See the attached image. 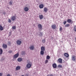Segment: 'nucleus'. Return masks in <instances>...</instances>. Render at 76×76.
I'll use <instances>...</instances> for the list:
<instances>
[{
  "label": "nucleus",
  "instance_id": "40",
  "mask_svg": "<svg viewBox=\"0 0 76 76\" xmlns=\"http://www.w3.org/2000/svg\"><path fill=\"white\" fill-rule=\"evenodd\" d=\"M50 76H53V75H52V74H51L50 75Z\"/></svg>",
  "mask_w": 76,
  "mask_h": 76
},
{
  "label": "nucleus",
  "instance_id": "15",
  "mask_svg": "<svg viewBox=\"0 0 76 76\" xmlns=\"http://www.w3.org/2000/svg\"><path fill=\"white\" fill-rule=\"evenodd\" d=\"M24 10L26 12H28L29 10V9L27 7H25L24 8Z\"/></svg>",
  "mask_w": 76,
  "mask_h": 76
},
{
  "label": "nucleus",
  "instance_id": "2",
  "mask_svg": "<svg viewBox=\"0 0 76 76\" xmlns=\"http://www.w3.org/2000/svg\"><path fill=\"white\" fill-rule=\"evenodd\" d=\"M19 55V53H17L16 54L14 55L13 58L14 59H16V58H17L18 57V56Z\"/></svg>",
  "mask_w": 76,
  "mask_h": 76
},
{
  "label": "nucleus",
  "instance_id": "31",
  "mask_svg": "<svg viewBox=\"0 0 76 76\" xmlns=\"http://www.w3.org/2000/svg\"><path fill=\"white\" fill-rule=\"evenodd\" d=\"M12 28L13 29H16V26H13L12 27Z\"/></svg>",
  "mask_w": 76,
  "mask_h": 76
},
{
  "label": "nucleus",
  "instance_id": "16",
  "mask_svg": "<svg viewBox=\"0 0 76 76\" xmlns=\"http://www.w3.org/2000/svg\"><path fill=\"white\" fill-rule=\"evenodd\" d=\"M22 61V58H19L18 59V61H19V62H20Z\"/></svg>",
  "mask_w": 76,
  "mask_h": 76
},
{
  "label": "nucleus",
  "instance_id": "21",
  "mask_svg": "<svg viewBox=\"0 0 76 76\" xmlns=\"http://www.w3.org/2000/svg\"><path fill=\"white\" fill-rule=\"evenodd\" d=\"M70 24H66L65 25V28H67V27H69V26H70Z\"/></svg>",
  "mask_w": 76,
  "mask_h": 76
},
{
  "label": "nucleus",
  "instance_id": "12",
  "mask_svg": "<svg viewBox=\"0 0 76 76\" xmlns=\"http://www.w3.org/2000/svg\"><path fill=\"white\" fill-rule=\"evenodd\" d=\"M44 10L45 13H47V11H48V10L47 7H45L44 9Z\"/></svg>",
  "mask_w": 76,
  "mask_h": 76
},
{
  "label": "nucleus",
  "instance_id": "20",
  "mask_svg": "<svg viewBox=\"0 0 76 76\" xmlns=\"http://www.w3.org/2000/svg\"><path fill=\"white\" fill-rule=\"evenodd\" d=\"M43 15H39V18H40V19H43Z\"/></svg>",
  "mask_w": 76,
  "mask_h": 76
},
{
  "label": "nucleus",
  "instance_id": "14",
  "mask_svg": "<svg viewBox=\"0 0 76 76\" xmlns=\"http://www.w3.org/2000/svg\"><path fill=\"white\" fill-rule=\"evenodd\" d=\"M64 55L66 57H69V54H68L67 53H65L64 54Z\"/></svg>",
  "mask_w": 76,
  "mask_h": 76
},
{
  "label": "nucleus",
  "instance_id": "5",
  "mask_svg": "<svg viewBox=\"0 0 76 76\" xmlns=\"http://www.w3.org/2000/svg\"><path fill=\"white\" fill-rule=\"evenodd\" d=\"M67 22L69 23H71V24H72L73 23V21L70 19H68L67 20Z\"/></svg>",
  "mask_w": 76,
  "mask_h": 76
},
{
  "label": "nucleus",
  "instance_id": "11",
  "mask_svg": "<svg viewBox=\"0 0 76 76\" xmlns=\"http://www.w3.org/2000/svg\"><path fill=\"white\" fill-rule=\"evenodd\" d=\"M2 47L4 48H5V49H6V48H7V45H5V44H3Z\"/></svg>",
  "mask_w": 76,
  "mask_h": 76
},
{
  "label": "nucleus",
  "instance_id": "13",
  "mask_svg": "<svg viewBox=\"0 0 76 76\" xmlns=\"http://www.w3.org/2000/svg\"><path fill=\"white\" fill-rule=\"evenodd\" d=\"M39 7L40 9H42L44 8V5L42 4H41L39 6Z\"/></svg>",
  "mask_w": 76,
  "mask_h": 76
},
{
  "label": "nucleus",
  "instance_id": "23",
  "mask_svg": "<svg viewBox=\"0 0 76 76\" xmlns=\"http://www.w3.org/2000/svg\"><path fill=\"white\" fill-rule=\"evenodd\" d=\"M40 54L41 55H44V52L42 50H41L40 51Z\"/></svg>",
  "mask_w": 76,
  "mask_h": 76
},
{
  "label": "nucleus",
  "instance_id": "28",
  "mask_svg": "<svg viewBox=\"0 0 76 76\" xmlns=\"http://www.w3.org/2000/svg\"><path fill=\"white\" fill-rule=\"evenodd\" d=\"M46 40L45 39H43L42 40V42H43V43H44L45 42Z\"/></svg>",
  "mask_w": 76,
  "mask_h": 76
},
{
  "label": "nucleus",
  "instance_id": "29",
  "mask_svg": "<svg viewBox=\"0 0 76 76\" xmlns=\"http://www.w3.org/2000/svg\"><path fill=\"white\" fill-rule=\"evenodd\" d=\"M39 34V35H40V36H42V33L41 32H40Z\"/></svg>",
  "mask_w": 76,
  "mask_h": 76
},
{
  "label": "nucleus",
  "instance_id": "18",
  "mask_svg": "<svg viewBox=\"0 0 76 76\" xmlns=\"http://www.w3.org/2000/svg\"><path fill=\"white\" fill-rule=\"evenodd\" d=\"M41 51H45V48L43 46H42L41 47Z\"/></svg>",
  "mask_w": 76,
  "mask_h": 76
},
{
  "label": "nucleus",
  "instance_id": "26",
  "mask_svg": "<svg viewBox=\"0 0 76 76\" xmlns=\"http://www.w3.org/2000/svg\"><path fill=\"white\" fill-rule=\"evenodd\" d=\"M74 31H75V32H76V26H75L74 27Z\"/></svg>",
  "mask_w": 76,
  "mask_h": 76
},
{
  "label": "nucleus",
  "instance_id": "4",
  "mask_svg": "<svg viewBox=\"0 0 76 76\" xmlns=\"http://www.w3.org/2000/svg\"><path fill=\"white\" fill-rule=\"evenodd\" d=\"M32 66V64H30V63H28V64L26 65V67L28 69H30L31 67Z\"/></svg>",
  "mask_w": 76,
  "mask_h": 76
},
{
  "label": "nucleus",
  "instance_id": "27",
  "mask_svg": "<svg viewBox=\"0 0 76 76\" xmlns=\"http://www.w3.org/2000/svg\"><path fill=\"white\" fill-rule=\"evenodd\" d=\"M47 59H48V60L50 58V56H47L46 58Z\"/></svg>",
  "mask_w": 76,
  "mask_h": 76
},
{
  "label": "nucleus",
  "instance_id": "36",
  "mask_svg": "<svg viewBox=\"0 0 76 76\" xmlns=\"http://www.w3.org/2000/svg\"><path fill=\"white\" fill-rule=\"evenodd\" d=\"M9 53H12V50H9L8 51Z\"/></svg>",
  "mask_w": 76,
  "mask_h": 76
},
{
  "label": "nucleus",
  "instance_id": "19",
  "mask_svg": "<svg viewBox=\"0 0 76 76\" xmlns=\"http://www.w3.org/2000/svg\"><path fill=\"white\" fill-rule=\"evenodd\" d=\"M58 61L59 63H62V59L61 58L58 59Z\"/></svg>",
  "mask_w": 76,
  "mask_h": 76
},
{
  "label": "nucleus",
  "instance_id": "30",
  "mask_svg": "<svg viewBox=\"0 0 76 76\" xmlns=\"http://www.w3.org/2000/svg\"><path fill=\"white\" fill-rule=\"evenodd\" d=\"M8 22H9V23H11V22H12V21L10 19H8Z\"/></svg>",
  "mask_w": 76,
  "mask_h": 76
},
{
  "label": "nucleus",
  "instance_id": "33",
  "mask_svg": "<svg viewBox=\"0 0 76 76\" xmlns=\"http://www.w3.org/2000/svg\"><path fill=\"white\" fill-rule=\"evenodd\" d=\"M48 60H46L45 61V64H47V63H48Z\"/></svg>",
  "mask_w": 76,
  "mask_h": 76
},
{
  "label": "nucleus",
  "instance_id": "10",
  "mask_svg": "<svg viewBox=\"0 0 76 76\" xmlns=\"http://www.w3.org/2000/svg\"><path fill=\"white\" fill-rule=\"evenodd\" d=\"M72 59L73 61H75L76 60V56H72Z\"/></svg>",
  "mask_w": 76,
  "mask_h": 76
},
{
  "label": "nucleus",
  "instance_id": "24",
  "mask_svg": "<svg viewBox=\"0 0 76 76\" xmlns=\"http://www.w3.org/2000/svg\"><path fill=\"white\" fill-rule=\"evenodd\" d=\"M2 53H3V50L1 49V48L0 49V55L1 54H2Z\"/></svg>",
  "mask_w": 76,
  "mask_h": 76
},
{
  "label": "nucleus",
  "instance_id": "9",
  "mask_svg": "<svg viewBox=\"0 0 76 76\" xmlns=\"http://www.w3.org/2000/svg\"><path fill=\"white\" fill-rule=\"evenodd\" d=\"M22 43V42L21 41L19 40H18L17 41V43L18 45H20V44H21V43Z\"/></svg>",
  "mask_w": 76,
  "mask_h": 76
},
{
  "label": "nucleus",
  "instance_id": "8",
  "mask_svg": "<svg viewBox=\"0 0 76 76\" xmlns=\"http://www.w3.org/2000/svg\"><path fill=\"white\" fill-rule=\"evenodd\" d=\"M52 66L54 69H56L57 68V64L56 63L53 64Z\"/></svg>",
  "mask_w": 76,
  "mask_h": 76
},
{
  "label": "nucleus",
  "instance_id": "7",
  "mask_svg": "<svg viewBox=\"0 0 76 76\" xmlns=\"http://www.w3.org/2000/svg\"><path fill=\"white\" fill-rule=\"evenodd\" d=\"M51 28L53 29H56V25L54 24L51 26Z\"/></svg>",
  "mask_w": 76,
  "mask_h": 76
},
{
  "label": "nucleus",
  "instance_id": "6",
  "mask_svg": "<svg viewBox=\"0 0 76 76\" xmlns=\"http://www.w3.org/2000/svg\"><path fill=\"white\" fill-rule=\"evenodd\" d=\"M30 49L31 50H34V45H32L29 47Z\"/></svg>",
  "mask_w": 76,
  "mask_h": 76
},
{
  "label": "nucleus",
  "instance_id": "35",
  "mask_svg": "<svg viewBox=\"0 0 76 76\" xmlns=\"http://www.w3.org/2000/svg\"><path fill=\"white\" fill-rule=\"evenodd\" d=\"M11 44V43H10V42H8V44L9 45H10Z\"/></svg>",
  "mask_w": 76,
  "mask_h": 76
},
{
  "label": "nucleus",
  "instance_id": "37",
  "mask_svg": "<svg viewBox=\"0 0 76 76\" xmlns=\"http://www.w3.org/2000/svg\"><path fill=\"white\" fill-rule=\"evenodd\" d=\"M59 30L60 31H62V27L60 28H59Z\"/></svg>",
  "mask_w": 76,
  "mask_h": 76
},
{
  "label": "nucleus",
  "instance_id": "34",
  "mask_svg": "<svg viewBox=\"0 0 76 76\" xmlns=\"http://www.w3.org/2000/svg\"><path fill=\"white\" fill-rule=\"evenodd\" d=\"M66 23H67V22L66 21H64V22H63L64 25H65Z\"/></svg>",
  "mask_w": 76,
  "mask_h": 76
},
{
  "label": "nucleus",
  "instance_id": "25",
  "mask_svg": "<svg viewBox=\"0 0 76 76\" xmlns=\"http://www.w3.org/2000/svg\"><path fill=\"white\" fill-rule=\"evenodd\" d=\"M58 68H61L63 66L59 64L58 66Z\"/></svg>",
  "mask_w": 76,
  "mask_h": 76
},
{
  "label": "nucleus",
  "instance_id": "22",
  "mask_svg": "<svg viewBox=\"0 0 76 76\" xmlns=\"http://www.w3.org/2000/svg\"><path fill=\"white\" fill-rule=\"evenodd\" d=\"M4 29V28H3V27H2V26L1 25L0 26V30H1V31H3Z\"/></svg>",
  "mask_w": 76,
  "mask_h": 76
},
{
  "label": "nucleus",
  "instance_id": "39",
  "mask_svg": "<svg viewBox=\"0 0 76 76\" xmlns=\"http://www.w3.org/2000/svg\"><path fill=\"white\" fill-rule=\"evenodd\" d=\"M7 76H11V75H10L8 74L7 75Z\"/></svg>",
  "mask_w": 76,
  "mask_h": 76
},
{
  "label": "nucleus",
  "instance_id": "17",
  "mask_svg": "<svg viewBox=\"0 0 76 76\" xmlns=\"http://www.w3.org/2000/svg\"><path fill=\"white\" fill-rule=\"evenodd\" d=\"M16 70H20V67L19 66H18L16 67Z\"/></svg>",
  "mask_w": 76,
  "mask_h": 76
},
{
  "label": "nucleus",
  "instance_id": "1",
  "mask_svg": "<svg viewBox=\"0 0 76 76\" xmlns=\"http://www.w3.org/2000/svg\"><path fill=\"white\" fill-rule=\"evenodd\" d=\"M38 28L39 31H40L42 30V25L41 24H39L38 25Z\"/></svg>",
  "mask_w": 76,
  "mask_h": 76
},
{
  "label": "nucleus",
  "instance_id": "3",
  "mask_svg": "<svg viewBox=\"0 0 76 76\" xmlns=\"http://www.w3.org/2000/svg\"><path fill=\"white\" fill-rule=\"evenodd\" d=\"M11 19L12 21H15L16 19V18L15 16H12L11 17Z\"/></svg>",
  "mask_w": 76,
  "mask_h": 76
},
{
  "label": "nucleus",
  "instance_id": "32",
  "mask_svg": "<svg viewBox=\"0 0 76 76\" xmlns=\"http://www.w3.org/2000/svg\"><path fill=\"white\" fill-rule=\"evenodd\" d=\"M10 3V5H12V1H10L9 2Z\"/></svg>",
  "mask_w": 76,
  "mask_h": 76
},
{
  "label": "nucleus",
  "instance_id": "38",
  "mask_svg": "<svg viewBox=\"0 0 76 76\" xmlns=\"http://www.w3.org/2000/svg\"><path fill=\"white\" fill-rule=\"evenodd\" d=\"M3 75V73H0V76H1Z\"/></svg>",
  "mask_w": 76,
  "mask_h": 76
}]
</instances>
